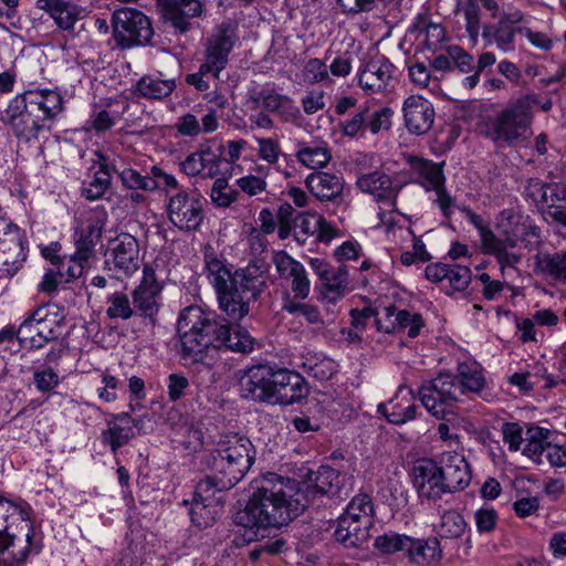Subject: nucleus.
<instances>
[{
    "instance_id": "1",
    "label": "nucleus",
    "mask_w": 566,
    "mask_h": 566,
    "mask_svg": "<svg viewBox=\"0 0 566 566\" xmlns=\"http://www.w3.org/2000/svg\"><path fill=\"white\" fill-rule=\"evenodd\" d=\"M252 490L245 507L235 515L237 524L244 528L247 542L256 539L261 531L287 524L307 506L297 482L275 473L254 480Z\"/></svg>"
},
{
    "instance_id": "2",
    "label": "nucleus",
    "mask_w": 566,
    "mask_h": 566,
    "mask_svg": "<svg viewBox=\"0 0 566 566\" xmlns=\"http://www.w3.org/2000/svg\"><path fill=\"white\" fill-rule=\"evenodd\" d=\"M181 356L198 361L209 347H224L231 352L249 354L255 340L240 325L228 322L211 311L199 306L186 307L177 323Z\"/></svg>"
},
{
    "instance_id": "3",
    "label": "nucleus",
    "mask_w": 566,
    "mask_h": 566,
    "mask_svg": "<svg viewBox=\"0 0 566 566\" xmlns=\"http://www.w3.org/2000/svg\"><path fill=\"white\" fill-rule=\"evenodd\" d=\"M205 268L216 290L219 308L234 322L249 314L250 303L256 301L266 286L269 265L262 260L251 261L231 273L224 260L209 248L205 251Z\"/></svg>"
},
{
    "instance_id": "4",
    "label": "nucleus",
    "mask_w": 566,
    "mask_h": 566,
    "mask_svg": "<svg viewBox=\"0 0 566 566\" xmlns=\"http://www.w3.org/2000/svg\"><path fill=\"white\" fill-rule=\"evenodd\" d=\"M63 104V96L55 90L27 91L9 102L0 119L18 139L30 142L51 129Z\"/></svg>"
},
{
    "instance_id": "5",
    "label": "nucleus",
    "mask_w": 566,
    "mask_h": 566,
    "mask_svg": "<svg viewBox=\"0 0 566 566\" xmlns=\"http://www.w3.org/2000/svg\"><path fill=\"white\" fill-rule=\"evenodd\" d=\"M30 506L0 496V566H23L42 543L30 520Z\"/></svg>"
},
{
    "instance_id": "6",
    "label": "nucleus",
    "mask_w": 566,
    "mask_h": 566,
    "mask_svg": "<svg viewBox=\"0 0 566 566\" xmlns=\"http://www.w3.org/2000/svg\"><path fill=\"white\" fill-rule=\"evenodd\" d=\"M255 453L249 438L239 434L222 437L208 460L211 473L199 482V494L205 495L213 488L219 491L232 489L251 469Z\"/></svg>"
},
{
    "instance_id": "7",
    "label": "nucleus",
    "mask_w": 566,
    "mask_h": 566,
    "mask_svg": "<svg viewBox=\"0 0 566 566\" xmlns=\"http://www.w3.org/2000/svg\"><path fill=\"white\" fill-rule=\"evenodd\" d=\"M536 94H527L510 103L496 117L484 123V135L493 142L509 145L525 140L531 134L533 106L538 104Z\"/></svg>"
},
{
    "instance_id": "8",
    "label": "nucleus",
    "mask_w": 566,
    "mask_h": 566,
    "mask_svg": "<svg viewBox=\"0 0 566 566\" xmlns=\"http://www.w3.org/2000/svg\"><path fill=\"white\" fill-rule=\"evenodd\" d=\"M237 41L234 29L228 23L219 24L208 38L205 51V62L199 66L198 72L188 74L186 82L199 91L209 90L210 85L205 76L219 77V73L227 66L229 54Z\"/></svg>"
},
{
    "instance_id": "9",
    "label": "nucleus",
    "mask_w": 566,
    "mask_h": 566,
    "mask_svg": "<svg viewBox=\"0 0 566 566\" xmlns=\"http://www.w3.org/2000/svg\"><path fill=\"white\" fill-rule=\"evenodd\" d=\"M461 388L454 375L441 373L436 378L423 381L418 395L423 407L433 417L444 419L450 409L461 401Z\"/></svg>"
},
{
    "instance_id": "10",
    "label": "nucleus",
    "mask_w": 566,
    "mask_h": 566,
    "mask_svg": "<svg viewBox=\"0 0 566 566\" xmlns=\"http://www.w3.org/2000/svg\"><path fill=\"white\" fill-rule=\"evenodd\" d=\"M112 27L116 45L123 50L145 45L154 34L149 18L133 8L114 11Z\"/></svg>"
},
{
    "instance_id": "11",
    "label": "nucleus",
    "mask_w": 566,
    "mask_h": 566,
    "mask_svg": "<svg viewBox=\"0 0 566 566\" xmlns=\"http://www.w3.org/2000/svg\"><path fill=\"white\" fill-rule=\"evenodd\" d=\"M167 216L169 221L180 231L199 230L205 219L202 200L187 190L168 195Z\"/></svg>"
},
{
    "instance_id": "12",
    "label": "nucleus",
    "mask_w": 566,
    "mask_h": 566,
    "mask_svg": "<svg viewBox=\"0 0 566 566\" xmlns=\"http://www.w3.org/2000/svg\"><path fill=\"white\" fill-rule=\"evenodd\" d=\"M276 369L270 365H254L239 378L240 395L255 402L272 403Z\"/></svg>"
},
{
    "instance_id": "13",
    "label": "nucleus",
    "mask_w": 566,
    "mask_h": 566,
    "mask_svg": "<svg viewBox=\"0 0 566 566\" xmlns=\"http://www.w3.org/2000/svg\"><path fill=\"white\" fill-rule=\"evenodd\" d=\"M61 319L56 314H50L46 306L34 310L20 325L18 335L30 336V347L40 349L59 337Z\"/></svg>"
},
{
    "instance_id": "14",
    "label": "nucleus",
    "mask_w": 566,
    "mask_h": 566,
    "mask_svg": "<svg viewBox=\"0 0 566 566\" xmlns=\"http://www.w3.org/2000/svg\"><path fill=\"white\" fill-rule=\"evenodd\" d=\"M354 489L353 475L340 473L329 465H321L308 475L307 492L313 495L347 496Z\"/></svg>"
},
{
    "instance_id": "15",
    "label": "nucleus",
    "mask_w": 566,
    "mask_h": 566,
    "mask_svg": "<svg viewBox=\"0 0 566 566\" xmlns=\"http://www.w3.org/2000/svg\"><path fill=\"white\" fill-rule=\"evenodd\" d=\"M163 285L159 283L155 270L146 264L143 269V277L133 290L132 298L136 313L144 317L154 318L160 307Z\"/></svg>"
},
{
    "instance_id": "16",
    "label": "nucleus",
    "mask_w": 566,
    "mask_h": 566,
    "mask_svg": "<svg viewBox=\"0 0 566 566\" xmlns=\"http://www.w3.org/2000/svg\"><path fill=\"white\" fill-rule=\"evenodd\" d=\"M4 230L0 238V254L3 261L0 262V277L12 276L22 266L27 259L24 251V238L17 226L4 222L0 231Z\"/></svg>"
},
{
    "instance_id": "17",
    "label": "nucleus",
    "mask_w": 566,
    "mask_h": 566,
    "mask_svg": "<svg viewBox=\"0 0 566 566\" xmlns=\"http://www.w3.org/2000/svg\"><path fill=\"white\" fill-rule=\"evenodd\" d=\"M158 7L164 21L181 33L188 32L193 19L203 12L200 0H159Z\"/></svg>"
},
{
    "instance_id": "18",
    "label": "nucleus",
    "mask_w": 566,
    "mask_h": 566,
    "mask_svg": "<svg viewBox=\"0 0 566 566\" xmlns=\"http://www.w3.org/2000/svg\"><path fill=\"white\" fill-rule=\"evenodd\" d=\"M273 263L279 276L290 282L294 296L300 300L307 298L311 291V281L304 265L285 251L276 252Z\"/></svg>"
},
{
    "instance_id": "19",
    "label": "nucleus",
    "mask_w": 566,
    "mask_h": 566,
    "mask_svg": "<svg viewBox=\"0 0 566 566\" xmlns=\"http://www.w3.org/2000/svg\"><path fill=\"white\" fill-rule=\"evenodd\" d=\"M405 126L413 135L427 134L434 122V108L430 101L419 95L409 96L402 107Z\"/></svg>"
},
{
    "instance_id": "20",
    "label": "nucleus",
    "mask_w": 566,
    "mask_h": 566,
    "mask_svg": "<svg viewBox=\"0 0 566 566\" xmlns=\"http://www.w3.org/2000/svg\"><path fill=\"white\" fill-rule=\"evenodd\" d=\"M274 379L272 405H292L308 394L305 379L296 371L277 368Z\"/></svg>"
},
{
    "instance_id": "21",
    "label": "nucleus",
    "mask_w": 566,
    "mask_h": 566,
    "mask_svg": "<svg viewBox=\"0 0 566 566\" xmlns=\"http://www.w3.org/2000/svg\"><path fill=\"white\" fill-rule=\"evenodd\" d=\"M415 486L421 497L428 500L440 499L443 494L450 493L444 486L442 473L437 462L421 460L413 469Z\"/></svg>"
},
{
    "instance_id": "22",
    "label": "nucleus",
    "mask_w": 566,
    "mask_h": 566,
    "mask_svg": "<svg viewBox=\"0 0 566 566\" xmlns=\"http://www.w3.org/2000/svg\"><path fill=\"white\" fill-rule=\"evenodd\" d=\"M113 269L125 276H132L140 266L139 244L128 233L119 234L111 249Z\"/></svg>"
},
{
    "instance_id": "23",
    "label": "nucleus",
    "mask_w": 566,
    "mask_h": 566,
    "mask_svg": "<svg viewBox=\"0 0 566 566\" xmlns=\"http://www.w3.org/2000/svg\"><path fill=\"white\" fill-rule=\"evenodd\" d=\"M439 469L447 491L454 493L464 490L471 481V471L465 458L458 452H443Z\"/></svg>"
},
{
    "instance_id": "24",
    "label": "nucleus",
    "mask_w": 566,
    "mask_h": 566,
    "mask_svg": "<svg viewBox=\"0 0 566 566\" xmlns=\"http://www.w3.org/2000/svg\"><path fill=\"white\" fill-rule=\"evenodd\" d=\"M395 73L394 64L384 56L368 61L359 71L358 84L369 93L385 91L391 83Z\"/></svg>"
},
{
    "instance_id": "25",
    "label": "nucleus",
    "mask_w": 566,
    "mask_h": 566,
    "mask_svg": "<svg viewBox=\"0 0 566 566\" xmlns=\"http://www.w3.org/2000/svg\"><path fill=\"white\" fill-rule=\"evenodd\" d=\"M106 223V213L104 211L93 212L85 222L81 223L75 230V248L77 255L82 260H90L94 254V248L102 238Z\"/></svg>"
},
{
    "instance_id": "26",
    "label": "nucleus",
    "mask_w": 566,
    "mask_h": 566,
    "mask_svg": "<svg viewBox=\"0 0 566 566\" xmlns=\"http://www.w3.org/2000/svg\"><path fill=\"white\" fill-rule=\"evenodd\" d=\"M417 405L411 390L400 387L394 398L379 403L377 410L388 422L397 426L405 424L416 418Z\"/></svg>"
},
{
    "instance_id": "27",
    "label": "nucleus",
    "mask_w": 566,
    "mask_h": 566,
    "mask_svg": "<svg viewBox=\"0 0 566 566\" xmlns=\"http://www.w3.org/2000/svg\"><path fill=\"white\" fill-rule=\"evenodd\" d=\"M142 419H134L127 412L112 415L107 428L102 432V442L111 447L113 453L126 446L134 437V428L139 427Z\"/></svg>"
},
{
    "instance_id": "28",
    "label": "nucleus",
    "mask_w": 566,
    "mask_h": 566,
    "mask_svg": "<svg viewBox=\"0 0 566 566\" xmlns=\"http://www.w3.org/2000/svg\"><path fill=\"white\" fill-rule=\"evenodd\" d=\"M35 8L48 13L63 31L72 30L82 12L77 4L63 0H36Z\"/></svg>"
},
{
    "instance_id": "29",
    "label": "nucleus",
    "mask_w": 566,
    "mask_h": 566,
    "mask_svg": "<svg viewBox=\"0 0 566 566\" xmlns=\"http://www.w3.org/2000/svg\"><path fill=\"white\" fill-rule=\"evenodd\" d=\"M305 185L310 192L321 201L336 200L342 196L344 189L342 177L325 171L308 175Z\"/></svg>"
},
{
    "instance_id": "30",
    "label": "nucleus",
    "mask_w": 566,
    "mask_h": 566,
    "mask_svg": "<svg viewBox=\"0 0 566 566\" xmlns=\"http://www.w3.org/2000/svg\"><path fill=\"white\" fill-rule=\"evenodd\" d=\"M409 163L416 182L427 191L434 190L446 184L443 164L418 157H412Z\"/></svg>"
},
{
    "instance_id": "31",
    "label": "nucleus",
    "mask_w": 566,
    "mask_h": 566,
    "mask_svg": "<svg viewBox=\"0 0 566 566\" xmlns=\"http://www.w3.org/2000/svg\"><path fill=\"white\" fill-rule=\"evenodd\" d=\"M370 526L366 518L356 521L350 517H339L334 536L345 547H359L369 538Z\"/></svg>"
},
{
    "instance_id": "32",
    "label": "nucleus",
    "mask_w": 566,
    "mask_h": 566,
    "mask_svg": "<svg viewBox=\"0 0 566 566\" xmlns=\"http://www.w3.org/2000/svg\"><path fill=\"white\" fill-rule=\"evenodd\" d=\"M410 33H417V39H421V43L430 51H437L446 41V31L440 23H433L429 20L428 14L419 13L411 27Z\"/></svg>"
},
{
    "instance_id": "33",
    "label": "nucleus",
    "mask_w": 566,
    "mask_h": 566,
    "mask_svg": "<svg viewBox=\"0 0 566 566\" xmlns=\"http://www.w3.org/2000/svg\"><path fill=\"white\" fill-rule=\"evenodd\" d=\"M534 270L537 273L566 284V249L555 253H537L535 255Z\"/></svg>"
},
{
    "instance_id": "34",
    "label": "nucleus",
    "mask_w": 566,
    "mask_h": 566,
    "mask_svg": "<svg viewBox=\"0 0 566 566\" xmlns=\"http://www.w3.org/2000/svg\"><path fill=\"white\" fill-rule=\"evenodd\" d=\"M407 553L412 563L421 566L436 564L442 557V549L437 537L428 539H413L410 537Z\"/></svg>"
},
{
    "instance_id": "35",
    "label": "nucleus",
    "mask_w": 566,
    "mask_h": 566,
    "mask_svg": "<svg viewBox=\"0 0 566 566\" xmlns=\"http://www.w3.org/2000/svg\"><path fill=\"white\" fill-rule=\"evenodd\" d=\"M349 291V274L346 265H339L322 281V295L329 303L339 301Z\"/></svg>"
},
{
    "instance_id": "36",
    "label": "nucleus",
    "mask_w": 566,
    "mask_h": 566,
    "mask_svg": "<svg viewBox=\"0 0 566 566\" xmlns=\"http://www.w3.org/2000/svg\"><path fill=\"white\" fill-rule=\"evenodd\" d=\"M217 492L220 491L217 488H213L209 491V493H206L205 495L199 494V483L197 484L192 505L189 511L192 524L203 528L212 524L214 517L210 506L214 501V495Z\"/></svg>"
},
{
    "instance_id": "37",
    "label": "nucleus",
    "mask_w": 566,
    "mask_h": 566,
    "mask_svg": "<svg viewBox=\"0 0 566 566\" xmlns=\"http://www.w3.org/2000/svg\"><path fill=\"white\" fill-rule=\"evenodd\" d=\"M356 185L361 191L375 196L378 201L387 200L392 195L391 179L382 171L361 175Z\"/></svg>"
},
{
    "instance_id": "38",
    "label": "nucleus",
    "mask_w": 566,
    "mask_h": 566,
    "mask_svg": "<svg viewBox=\"0 0 566 566\" xmlns=\"http://www.w3.org/2000/svg\"><path fill=\"white\" fill-rule=\"evenodd\" d=\"M517 29L507 21H499L494 25H488L482 32V36L486 44H496L497 49L503 52L514 50V39Z\"/></svg>"
},
{
    "instance_id": "39",
    "label": "nucleus",
    "mask_w": 566,
    "mask_h": 566,
    "mask_svg": "<svg viewBox=\"0 0 566 566\" xmlns=\"http://www.w3.org/2000/svg\"><path fill=\"white\" fill-rule=\"evenodd\" d=\"M458 384L461 388V397L467 392H480L484 385L485 378L482 368L475 361H462L458 365Z\"/></svg>"
},
{
    "instance_id": "40",
    "label": "nucleus",
    "mask_w": 566,
    "mask_h": 566,
    "mask_svg": "<svg viewBox=\"0 0 566 566\" xmlns=\"http://www.w3.org/2000/svg\"><path fill=\"white\" fill-rule=\"evenodd\" d=\"M176 87L174 80H163L156 76H143L137 83L139 95L149 99H160L169 96Z\"/></svg>"
},
{
    "instance_id": "41",
    "label": "nucleus",
    "mask_w": 566,
    "mask_h": 566,
    "mask_svg": "<svg viewBox=\"0 0 566 566\" xmlns=\"http://www.w3.org/2000/svg\"><path fill=\"white\" fill-rule=\"evenodd\" d=\"M114 166L106 164V158L99 155V168L87 186L83 187L82 193L87 200H96L103 197L111 186V172Z\"/></svg>"
},
{
    "instance_id": "42",
    "label": "nucleus",
    "mask_w": 566,
    "mask_h": 566,
    "mask_svg": "<svg viewBox=\"0 0 566 566\" xmlns=\"http://www.w3.org/2000/svg\"><path fill=\"white\" fill-rule=\"evenodd\" d=\"M548 430L543 428H532L527 430L526 444L522 452L527 458L532 459L535 463H543V457H546V449L548 448Z\"/></svg>"
},
{
    "instance_id": "43",
    "label": "nucleus",
    "mask_w": 566,
    "mask_h": 566,
    "mask_svg": "<svg viewBox=\"0 0 566 566\" xmlns=\"http://www.w3.org/2000/svg\"><path fill=\"white\" fill-rule=\"evenodd\" d=\"M387 318L394 317L395 332L408 328L409 337H417L423 327L422 316L418 313H410L407 310L398 311L395 306L385 307Z\"/></svg>"
},
{
    "instance_id": "44",
    "label": "nucleus",
    "mask_w": 566,
    "mask_h": 566,
    "mask_svg": "<svg viewBox=\"0 0 566 566\" xmlns=\"http://www.w3.org/2000/svg\"><path fill=\"white\" fill-rule=\"evenodd\" d=\"M302 367L308 376L319 381L331 379L336 371V365L333 359L316 354H307L304 357Z\"/></svg>"
},
{
    "instance_id": "45",
    "label": "nucleus",
    "mask_w": 566,
    "mask_h": 566,
    "mask_svg": "<svg viewBox=\"0 0 566 566\" xmlns=\"http://www.w3.org/2000/svg\"><path fill=\"white\" fill-rule=\"evenodd\" d=\"M295 156L303 166L311 169L323 168L332 160V153L326 146L300 144Z\"/></svg>"
},
{
    "instance_id": "46",
    "label": "nucleus",
    "mask_w": 566,
    "mask_h": 566,
    "mask_svg": "<svg viewBox=\"0 0 566 566\" xmlns=\"http://www.w3.org/2000/svg\"><path fill=\"white\" fill-rule=\"evenodd\" d=\"M113 171L118 175L123 186L127 189L154 191L160 188L159 181L149 176H143L133 168H125L124 170L118 171L114 166Z\"/></svg>"
},
{
    "instance_id": "47",
    "label": "nucleus",
    "mask_w": 566,
    "mask_h": 566,
    "mask_svg": "<svg viewBox=\"0 0 566 566\" xmlns=\"http://www.w3.org/2000/svg\"><path fill=\"white\" fill-rule=\"evenodd\" d=\"M323 217L313 212H302L294 219V238L298 244H305L310 235L319 230Z\"/></svg>"
},
{
    "instance_id": "48",
    "label": "nucleus",
    "mask_w": 566,
    "mask_h": 566,
    "mask_svg": "<svg viewBox=\"0 0 566 566\" xmlns=\"http://www.w3.org/2000/svg\"><path fill=\"white\" fill-rule=\"evenodd\" d=\"M457 12L465 20L469 38L475 43L480 34V9L475 0H458Z\"/></svg>"
},
{
    "instance_id": "49",
    "label": "nucleus",
    "mask_w": 566,
    "mask_h": 566,
    "mask_svg": "<svg viewBox=\"0 0 566 566\" xmlns=\"http://www.w3.org/2000/svg\"><path fill=\"white\" fill-rule=\"evenodd\" d=\"M467 528L463 516L457 511H447L441 515L437 532L441 537L458 538Z\"/></svg>"
},
{
    "instance_id": "50",
    "label": "nucleus",
    "mask_w": 566,
    "mask_h": 566,
    "mask_svg": "<svg viewBox=\"0 0 566 566\" xmlns=\"http://www.w3.org/2000/svg\"><path fill=\"white\" fill-rule=\"evenodd\" d=\"M108 307L106 315L109 318L129 319L136 314L134 304L132 305L126 293L115 292L108 297Z\"/></svg>"
},
{
    "instance_id": "51",
    "label": "nucleus",
    "mask_w": 566,
    "mask_h": 566,
    "mask_svg": "<svg viewBox=\"0 0 566 566\" xmlns=\"http://www.w3.org/2000/svg\"><path fill=\"white\" fill-rule=\"evenodd\" d=\"M366 109L364 133L369 130L376 135L380 130H388L391 127V116L394 112L389 107H381L376 111H371L368 106H364Z\"/></svg>"
},
{
    "instance_id": "52",
    "label": "nucleus",
    "mask_w": 566,
    "mask_h": 566,
    "mask_svg": "<svg viewBox=\"0 0 566 566\" xmlns=\"http://www.w3.org/2000/svg\"><path fill=\"white\" fill-rule=\"evenodd\" d=\"M374 507L371 500L367 494H359L347 505L346 512L340 517H350V520H367V524L373 525Z\"/></svg>"
},
{
    "instance_id": "53",
    "label": "nucleus",
    "mask_w": 566,
    "mask_h": 566,
    "mask_svg": "<svg viewBox=\"0 0 566 566\" xmlns=\"http://www.w3.org/2000/svg\"><path fill=\"white\" fill-rule=\"evenodd\" d=\"M410 545V537L395 532H387L376 537L374 546L382 554H395L406 551Z\"/></svg>"
},
{
    "instance_id": "54",
    "label": "nucleus",
    "mask_w": 566,
    "mask_h": 566,
    "mask_svg": "<svg viewBox=\"0 0 566 566\" xmlns=\"http://www.w3.org/2000/svg\"><path fill=\"white\" fill-rule=\"evenodd\" d=\"M256 101L262 102V106L271 113L284 114L293 108L292 99L276 93L274 90H263L259 93Z\"/></svg>"
},
{
    "instance_id": "55",
    "label": "nucleus",
    "mask_w": 566,
    "mask_h": 566,
    "mask_svg": "<svg viewBox=\"0 0 566 566\" xmlns=\"http://www.w3.org/2000/svg\"><path fill=\"white\" fill-rule=\"evenodd\" d=\"M180 443L190 451H197L203 446V432L200 427L185 422L179 426Z\"/></svg>"
},
{
    "instance_id": "56",
    "label": "nucleus",
    "mask_w": 566,
    "mask_h": 566,
    "mask_svg": "<svg viewBox=\"0 0 566 566\" xmlns=\"http://www.w3.org/2000/svg\"><path fill=\"white\" fill-rule=\"evenodd\" d=\"M228 181L226 178H217L211 188V200L218 207H229L237 199L235 191H226Z\"/></svg>"
},
{
    "instance_id": "57",
    "label": "nucleus",
    "mask_w": 566,
    "mask_h": 566,
    "mask_svg": "<svg viewBox=\"0 0 566 566\" xmlns=\"http://www.w3.org/2000/svg\"><path fill=\"white\" fill-rule=\"evenodd\" d=\"M366 109L359 107L353 117L347 118L339 123L340 130L344 136L354 138L364 135V123H365Z\"/></svg>"
},
{
    "instance_id": "58",
    "label": "nucleus",
    "mask_w": 566,
    "mask_h": 566,
    "mask_svg": "<svg viewBox=\"0 0 566 566\" xmlns=\"http://www.w3.org/2000/svg\"><path fill=\"white\" fill-rule=\"evenodd\" d=\"M447 280L453 291H464L471 282V270L463 265H450Z\"/></svg>"
},
{
    "instance_id": "59",
    "label": "nucleus",
    "mask_w": 566,
    "mask_h": 566,
    "mask_svg": "<svg viewBox=\"0 0 566 566\" xmlns=\"http://www.w3.org/2000/svg\"><path fill=\"white\" fill-rule=\"evenodd\" d=\"M304 77L310 84H315L329 78L325 63L319 59H311L304 66Z\"/></svg>"
},
{
    "instance_id": "60",
    "label": "nucleus",
    "mask_w": 566,
    "mask_h": 566,
    "mask_svg": "<svg viewBox=\"0 0 566 566\" xmlns=\"http://www.w3.org/2000/svg\"><path fill=\"white\" fill-rule=\"evenodd\" d=\"M175 128L179 135L185 137H197L201 134V128H199V118L192 113L181 115L177 119Z\"/></svg>"
},
{
    "instance_id": "61",
    "label": "nucleus",
    "mask_w": 566,
    "mask_h": 566,
    "mask_svg": "<svg viewBox=\"0 0 566 566\" xmlns=\"http://www.w3.org/2000/svg\"><path fill=\"white\" fill-rule=\"evenodd\" d=\"M88 260H82L77 255V251L74 252L69 259L67 266L64 269V264L59 270L61 277L65 276L66 282H71L81 277L84 273L85 264Z\"/></svg>"
},
{
    "instance_id": "62",
    "label": "nucleus",
    "mask_w": 566,
    "mask_h": 566,
    "mask_svg": "<svg viewBox=\"0 0 566 566\" xmlns=\"http://www.w3.org/2000/svg\"><path fill=\"white\" fill-rule=\"evenodd\" d=\"M476 528L480 533H488L495 528L497 514L490 507H481L474 513Z\"/></svg>"
},
{
    "instance_id": "63",
    "label": "nucleus",
    "mask_w": 566,
    "mask_h": 566,
    "mask_svg": "<svg viewBox=\"0 0 566 566\" xmlns=\"http://www.w3.org/2000/svg\"><path fill=\"white\" fill-rule=\"evenodd\" d=\"M448 53L454 66L462 73L474 70V59L471 54L454 45L448 48Z\"/></svg>"
},
{
    "instance_id": "64",
    "label": "nucleus",
    "mask_w": 566,
    "mask_h": 566,
    "mask_svg": "<svg viewBox=\"0 0 566 566\" xmlns=\"http://www.w3.org/2000/svg\"><path fill=\"white\" fill-rule=\"evenodd\" d=\"M33 380L40 391H50L59 384L57 374L51 368L35 371Z\"/></svg>"
}]
</instances>
